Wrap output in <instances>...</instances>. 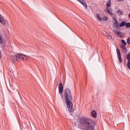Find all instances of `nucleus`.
<instances>
[{
	"mask_svg": "<svg viewBox=\"0 0 130 130\" xmlns=\"http://www.w3.org/2000/svg\"><path fill=\"white\" fill-rule=\"evenodd\" d=\"M64 98L65 99L66 105H67L68 108L70 112H74V110L73 107L74 106L72 100H73V96H72V91L69 88H66L64 90Z\"/></svg>",
	"mask_w": 130,
	"mask_h": 130,
	"instance_id": "f257e3e1",
	"label": "nucleus"
},
{
	"mask_svg": "<svg viewBox=\"0 0 130 130\" xmlns=\"http://www.w3.org/2000/svg\"><path fill=\"white\" fill-rule=\"evenodd\" d=\"M80 123L84 130H95V122L94 121L82 118L80 120Z\"/></svg>",
	"mask_w": 130,
	"mask_h": 130,
	"instance_id": "f03ea898",
	"label": "nucleus"
},
{
	"mask_svg": "<svg viewBox=\"0 0 130 130\" xmlns=\"http://www.w3.org/2000/svg\"><path fill=\"white\" fill-rule=\"evenodd\" d=\"M15 57L16 58L17 60H26L27 59V56L21 54V53H18L15 55Z\"/></svg>",
	"mask_w": 130,
	"mask_h": 130,
	"instance_id": "7ed1b4c3",
	"label": "nucleus"
},
{
	"mask_svg": "<svg viewBox=\"0 0 130 130\" xmlns=\"http://www.w3.org/2000/svg\"><path fill=\"white\" fill-rule=\"evenodd\" d=\"M110 5H111V1L109 0L107 3V12L111 16H113V13H111V11L109 10V8H108L110 7Z\"/></svg>",
	"mask_w": 130,
	"mask_h": 130,
	"instance_id": "20e7f679",
	"label": "nucleus"
},
{
	"mask_svg": "<svg viewBox=\"0 0 130 130\" xmlns=\"http://www.w3.org/2000/svg\"><path fill=\"white\" fill-rule=\"evenodd\" d=\"M116 51H117V54L118 55V58L119 59V63H121V62H122V60L121 59V54H120V51L118 49H117Z\"/></svg>",
	"mask_w": 130,
	"mask_h": 130,
	"instance_id": "39448f33",
	"label": "nucleus"
},
{
	"mask_svg": "<svg viewBox=\"0 0 130 130\" xmlns=\"http://www.w3.org/2000/svg\"><path fill=\"white\" fill-rule=\"evenodd\" d=\"M113 32H114V34H116V35H117L118 37H120V38H122V36H123L122 32L117 31L116 30H113Z\"/></svg>",
	"mask_w": 130,
	"mask_h": 130,
	"instance_id": "423d86ee",
	"label": "nucleus"
},
{
	"mask_svg": "<svg viewBox=\"0 0 130 130\" xmlns=\"http://www.w3.org/2000/svg\"><path fill=\"white\" fill-rule=\"evenodd\" d=\"M85 9H88V6H87V4L86 3V1L85 0H77Z\"/></svg>",
	"mask_w": 130,
	"mask_h": 130,
	"instance_id": "0eeeda50",
	"label": "nucleus"
},
{
	"mask_svg": "<svg viewBox=\"0 0 130 130\" xmlns=\"http://www.w3.org/2000/svg\"><path fill=\"white\" fill-rule=\"evenodd\" d=\"M58 89L59 94H62V93H63V85H62V83H59Z\"/></svg>",
	"mask_w": 130,
	"mask_h": 130,
	"instance_id": "6e6552de",
	"label": "nucleus"
},
{
	"mask_svg": "<svg viewBox=\"0 0 130 130\" xmlns=\"http://www.w3.org/2000/svg\"><path fill=\"white\" fill-rule=\"evenodd\" d=\"M7 22L8 21H7V20L6 19H5V18H4V17H0V23H1V24H2V25H3L4 26L7 25Z\"/></svg>",
	"mask_w": 130,
	"mask_h": 130,
	"instance_id": "1a4fd4ad",
	"label": "nucleus"
},
{
	"mask_svg": "<svg viewBox=\"0 0 130 130\" xmlns=\"http://www.w3.org/2000/svg\"><path fill=\"white\" fill-rule=\"evenodd\" d=\"M113 20H115V22L114 23V27L116 28V29H118V26H119V24L118 23V21H117V19L115 17H113Z\"/></svg>",
	"mask_w": 130,
	"mask_h": 130,
	"instance_id": "9d476101",
	"label": "nucleus"
},
{
	"mask_svg": "<svg viewBox=\"0 0 130 130\" xmlns=\"http://www.w3.org/2000/svg\"><path fill=\"white\" fill-rule=\"evenodd\" d=\"M120 47H121L123 53H125V52H126V48L124 45L121 44L120 45Z\"/></svg>",
	"mask_w": 130,
	"mask_h": 130,
	"instance_id": "9b49d317",
	"label": "nucleus"
},
{
	"mask_svg": "<svg viewBox=\"0 0 130 130\" xmlns=\"http://www.w3.org/2000/svg\"><path fill=\"white\" fill-rule=\"evenodd\" d=\"M91 116L93 117L94 118H95V117H97V113L96 112V111L93 110L91 113Z\"/></svg>",
	"mask_w": 130,
	"mask_h": 130,
	"instance_id": "f8f14e48",
	"label": "nucleus"
},
{
	"mask_svg": "<svg viewBox=\"0 0 130 130\" xmlns=\"http://www.w3.org/2000/svg\"><path fill=\"white\" fill-rule=\"evenodd\" d=\"M117 14H119V16H122L123 15V12L120 9H118L117 11Z\"/></svg>",
	"mask_w": 130,
	"mask_h": 130,
	"instance_id": "ddd939ff",
	"label": "nucleus"
},
{
	"mask_svg": "<svg viewBox=\"0 0 130 130\" xmlns=\"http://www.w3.org/2000/svg\"><path fill=\"white\" fill-rule=\"evenodd\" d=\"M96 18L98 20H99V21H102V18H101L99 14H96Z\"/></svg>",
	"mask_w": 130,
	"mask_h": 130,
	"instance_id": "4468645a",
	"label": "nucleus"
},
{
	"mask_svg": "<svg viewBox=\"0 0 130 130\" xmlns=\"http://www.w3.org/2000/svg\"><path fill=\"white\" fill-rule=\"evenodd\" d=\"M125 26V22L123 21L119 24V27H124Z\"/></svg>",
	"mask_w": 130,
	"mask_h": 130,
	"instance_id": "2eb2a0df",
	"label": "nucleus"
},
{
	"mask_svg": "<svg viewBox=\"0 0 130 130\" xmlns=\"http://www.w3.org/2000/svg\"><path fill=\"white\" fill-rule=\"evenodd\" d=\"M103 34L105 36H107V37H108V38H109V36H110V34L108 32H107V31H104L103 32Z\"/></svg>",
	"mask_w": 130,
	"mask_h": 130,
	"instance_id": "dca6fc26",
	"label": "nucleus"
},
{
	"mask_svg": "<svg viewBox=\"0 0 130 130\" xmlns=\"http://www.w3.org/2000/svg\"><path fill=\"white\" fill-rule=\"evenodd\" d=\"M4 43V38L3 37L0 36V44H3Z\"/></svg>",
	"mask_w": 130,
	"mask_h": 130,
	"instance_id": "f3484780",
	"label": "nucleus"
},
{
	"mask_svg": "<svg viewBox=\"0 0 130 130\" xmlns=\"http://www.w3.org/2000/svg\"><path fill=\"white\" fill-rule=\"evenodd\" d=\"M125 26L126 27V28H130V23L129 22H127V23L125 22Z\"/></svg>",
	"mask_w": 130,
	"mask_h": 130,
	"instance_id": "a211bd4d",
	"label": "nucleus"
},
{
	"mask_svg": "<svg viewBox=\"0 0 130 130\" xmlns=\"http://www.w3.org/2000/svg\"><path fill=\"white\" fill-rule=\"evenodd\" d=\"M102 21H107L108 20V18L106 16H104L103 19H102Z\"/></svg>",
	"mask_w": 130,
	"mask_h": 130,
	"instance_id": "6ab92c4d",
	"label": "nucleus"
},
{
	"mask_svg": "<svg viewBox=\"0 0 130 130\" xmlns=\"http://www.w3.org/2000/svg\"><path fill=\"white\" fill-rule=\"evenodd\" d=\"M127 67L128 69H130V61H127Z\"/></svg>",
	"mask_w": 130,
	"mask_h": 130,
	"instance_id": "aec40b11",
	"label": "nucleus"
},
{
	"mask_svg": "<svg viewBox=\"0 0 130 130\" xmlns=\"http://www.w3.org/2000/svg\"><path fill=\"white\" fill-rule=\"evenodd\" d=\"M127 43L130 45V37H128L127 39Z\"/></svg>",
	"mask_w": 130,
	"mask_h": 130,
	"instance_id": "412c9836",
	"label": "nucleus"
},
{
	"mask_svg": "<svg viewBox=\"0 0 130 130\" xmlns=\"http://www.w3.org/2000/svg\"><path fill=\"white\" fill-rule=\"evenodd\" d=\"M121 42L124 45H126V42H125L124 40H122Z\"/></svg>",
	"mask_w": 130,
	"mask_h": 130,
	"instance_id": "4be33fe9",
	"label": "nucleus"
},
{
	"mask_svg": "<svg viewBox=\"0 0 130 130\" xmlns=\"http://www.w3.org/2000/svg\"><path fill=\"white\" fill-rule=\"evenodd\" d=\"M127 61H130V54H128L127 55Z\"/></svg>",
	"mask_w": 130,
	"mask_h": 130,
	"instance_id": "5701e85b",
	"label": "nucleus"
},
{
	"mask_svg": "<svg viewBox=\"0 0 130 130\" xmlns=\"http://www.w3.org/2000/svg\"><path fill=\"white\" fill-rule=\"evenodd\" d=\"M109 38H110L111 39H112V36H109Z\"/></svg>",
	"mask_w": 130,
	"mask_h": 130,
	"instance_id": "b1692460",
	"label": "nucleus"
},
{
	"mask_svg": "<svg viewBox=\"0 0 130 130\" xmlns=\"http://www.w3.org/2000/svg\"><path fill=\"white\" fill-rule=\"evenodd\" d=\"M1 54H2V52L0 51V58L1 57H2V56L1 55Z\"/></svg>",
	"mask_w": 130,
	"mask_h": 130,
	"instance_id": "393cba45",
	"label": "nucleus"
},
{
	"mask_svg": "<svg viewBox=\"0 0 130 130\" xmlns=\"http://www.w3.org/2000/svg\"><path fill=\"white\" fill-rule=\"evenodd\" d=\"M61 98H63V95H62V94H61Z\"/></svg>",
	"mask_w": 130,
	"mask_h": 130,
	"instance_id": "a878e982",
	"label": "nucleus"
},
{
	"mask_svg": "<svg viewBox=\"0 0 130 130\" xmlns=\"http://www.w3.org/2000/svg\"><path fill=\"white\" fill-rule=\"evenodd\" d=\"M123 0H119V2H122Z\"/></svg>",
	"mask_w": 130,
	"mask_h": 130,
	"instance_id": "bb28decb",
	"label": "nucleus"
}]
</instances>
